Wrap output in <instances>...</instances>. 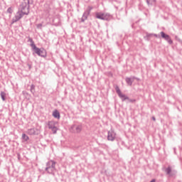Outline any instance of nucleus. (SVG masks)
<instances>
[{
    "label": "nucleus",
    "instance_id": "nucleus-1",
    "mask_svg": "<svg viewBox=\"0 0 182 182\" xmlns=\"http://www.w3.org/2000/svg\"><path fill=\"white\" fill-rule=\"evenodd\" d=\"M29 14V0L24 1L20 6V11L15 16V21H19L23 15Z\"/></svg>",
    "mask_w": 182,
    "mask_h": 182
},
{
    "label": "nucleus",
    "instance_id": "nucleus-2",
    "mask_svg": "<svg viewBox=\"0 0 182 182\" xmlns=\"http://www.w3.org/2000/svg\"><path fill=\"white\" fill-rule=\"evenodd\" d=\"M30 42L31 46L33 50H34L35 53L38 54V56H42L43 58H45V56H46V50L45 49L36 47L33 40H30Z\"/></svg>",
    "mask_w": 182,
    "mask_h": 182
},
{
    "label": "nucleus",
    "instance_id": "nucleus-3",
    "mask_svg": "<svg viewBox=\"0 0 182 182\" xmlns=\"http://www.w3.org/2000/svg\"><path fill=\"white\" fill-rule=\"evenodd\" d=\"M55 165H56V163H55V161H48L47 164L48 167L46 168V171H48L49 173H52V172H50V171H53V170H55Z\"/></svg>",
    "mask_w": 182,
    "mask_h": 182
},
{
    "label": "nucleus",
    "instance_id": "nucleus-4",
    "mask_svg": "<svg viewBox=\"0 0 182 182\" xmlns=\"http://www.w3.org/2000/svg\"><path fill=\"white\" fill-rule=\"evenodd\" d=\"M114 139H116V132L113 129H111L108 132L107 140L114 141Z\"/></svg>",
    "mask_w": 182,
    "mask_h": 182
},
{
    "label": "nucleus",
    "instance_id": "nucleus-5",
    "mask_svg": "<svg viewBox=\"0 0 182 182\" xmlns=\"http://www.w3.org/2000/svg\"><path fill=\"white\" fill-rule=\"evenodd\" d=\"M96 18H97V19L107 20L109 19V16L103 13H97Z\"/></svg>",
    "mask_w": 182,
    "mask_h": 182
},
{
    "label": "nucleus",
    "instance_id": "nucleus-6",
    "mask_svg": "<svg viewBox=\"0 0 182 182\" xmlns=\"http://www.w3.org/2000/svg\"><path fill=\"white\" fill-rule=\"evenodd\" d=\"M70 131L73 133H80V132H82V126L74 125L71 127Z\"/></svg>",
    "mask_w": 182,
    "mask_h": 182
},
{
    "label": "nucleus",
    "instance_id": "nucleus-7",
    "mask_svg": "<svg viewBox=\"0 0 182 182\" xmlns=\"http://www.w3.org/2000/svg\"><path fill=\"white\" fill-rule=\"evenodd\" d=\"M161 38H163L164 39L167 41L168 42V43H170V44L173 43V41H171L170 36L164 33V32H163V31L161 32Z\"/></svg>",
    "mask_w": 182,
    "mask_h": 182
},
{
    "label": "nucleus",
    "instance_id": "nucleus-8",
    "mask_svg": "<svg viewBox=\"0 0 182 182\" xmlns=\"http://www.w3.org/2000/svg\"><path fill=\"white\" fill-rule=\"evenodd\" d=\"M117 93L119 95V97H121L122 100H129V97L123 95L119 88H117Z\"/></svg>",
    "mask_w": 182,
    "mask_h": 182
},
{
    "label": "nucleus",
    "instance_id": "nucleus-9",
    "mask_svg": "<svg viewBox=\"0 0 182 182\" xmlns=\"http://www.w3.org/2000/svg\"><path fill=\"white\" fill-rule=\"evenodd\" d=\"M53 116L55 119H60V114L58 112V110L53 111Z\"/></svg>",
    "mask_w": 182,
    "mask_h": 182
},
{
    "label": "nucleus",
    "instance_id": "nucleus-10",
    "mask_svg": "<svg viewBox=\"0 0 182 182\" xmlns=\"http://www.w3.org/2000/svg\"><path fill=\"white\" fill-rule=\"evenodd\" d=\"M22 139H23V140H24V141H28V140H29V136H28L25 134H22Z\"/></svg>",
    "mask_w": 182,
    "mask_h": 182
},
{
    "label": "nucleus",
    "instance_id": "nucleus-11",
    "mask_svg": "<svg viewBox=\"0 0 182 182\" xmlns=\"http://www.w3.org/2000/svg\"><path fill=\"white\" fill-rule=\"evenodd\" d=\"M148 5H154L156 0H146Z\"/></svg>",
    "mask_w": 182,
    "mask_h": 182
},
{
    "label": "nucleus",
    "instance_id": "nucleus-12",
    "mask_svg": "<svg viewBox=\"0 0 182 182\" xmlns=\"http://www.w3.org/2000/svg\"><path fill=\"white\" fill-rule=\"evenodd\" d=\"M5 96H6V94H5V92H1V97L2 100H5Z\"/></svg>",
    "mask_w": 182,
    "mask_h": 182
},
{
    "label": "nucleus",
    "instance_id": "nucleus-13",
    "mask_svg": "<svg viewBox=\"0 0 182 182\" xmlns=\"http://www.w3.org/2000/svg\"><path fill=\"white\" fill-rule=\"evenodd\" d=\"M49 129H52V131L53 132V133H56L57 130H58V128H56V127H49Z\"/></svg>",
    "mask_w": 182,
    "mask_h": 182
},
{
    "label": "nucleus",
    "instance_id": "nucleus-14",
    "mask_svg": "<svg viewBox=\"0 0 182 182\" xmlns=\"http://www.w3.org/2000/svg\"><path fill=\"white\" fill-rule=\"evenodd\" d=\"M126 82H127V83H128V85H129L130 86H132V79H130V78H127V79H126Z\"/></svg>",
    "mask_w": 182,
    "mask_h": 182
},
{
    "label": "nucleus",
    "instance_id": "nucleus-15",
    "mask_svg": "<svg viewBox=\"0 0 182 182\" xmlns=\"http://www.w3.org/2000/svg\"><path fill=\"white\" fill-rule=\"evenodd\" d=\"M166 171L167 174H170V173H171V167L167 168Z\"/></svg>",
    "mask_w": 182,
    "mask_h": 182
},
{
    "label": "nucleus",
    "instance_id": "nucleus-16",
    "mask_svg": "<svg viewBox=\"0 0 182 182\" xmlns=\"http://www.w3.org/2000/svg\"><path fill=\"white\" fill-rule=\"evenodd\" d=\"M7 12H8L9 14H12V8H9V9H7Z\"/></svg>",
    "mask_w": 182,
    "mask_h": 182
},
{
    "label": "nucleus",
    "instance_id": "nucleus-17",
    "mask_svg": "<svg viewBox=\"0 0 182 182\" xmlns=\"http://www.w3.org/2000/svg\"><path fill=\"white\" fill-rule=\"evenodd\" d=\"M32 89H35V86L32 85L31 86Z\"/></svg>",
    "mask_w": 182,
    "mask_h": 182
},
{
    "label": "nucleus",
    "instance_id": "nucleus-18",
    "mask_svg": "<svg viewBox=\"0 0 182 182\" xmlns=\"http://www.w3.org/2000/svg\"><path fill=\"white\" fill-rule=\"evenodd\" d=\"M151 182H156V181L155 180H152Z\"/></svg>",
    "mask_w": 182,
    "mask_h": 182
},
{
    "label": "nucleus",
    "instance_id": "nucleus-19",
    "mask_svg": "<svg viewBox=\"0 0 182 182\" xmlns=\"http://www.w3.org/2000/svg\"><path fill=\"white\" fill-rule=\"evenodd\" d=\"M153 120H156V119H155V118H153Z\"/></svg>",
    "mask_w": 182,
    "mask_h": 182
}]
</instances>
